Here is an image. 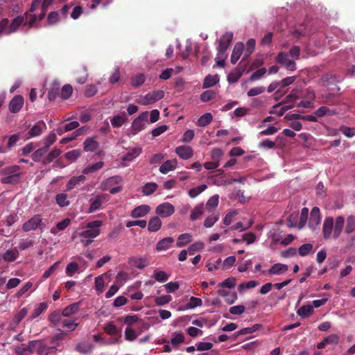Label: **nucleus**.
<instances>
[{
  "mask_svg": "<svg viewBox=\"0 0 355 355\" xmlns=\"http://www.w3.org/2000/svg\"><path fill=\"white\" fill-rule=\"evenodd\" d=\"M45 226L46 223L43 221L42 216L36 214L23 224L22 230L24 232H30L37 229L42 231Z\"/></svg>",
  "mask_w": 355,
  "mask_h": 355,
  "instance_id": "1",
  "label": "nucleus"
},
{
  "mask_svg": "<svg viewBox=\"0 0 355 355\" xmlns=\"http://www.w3.org/2000/svg\"><path fill=\"white\" fill-rule=\"evenodd\" d=\"M102 223L101 220L89 222L86 225L87 230L83 231L80 236L84 238H96L100 234L99 227L102 225Z\"/></svg>",
  "mask_w": 355,
  "mask_h": 355,
  "instance_id": "2",
  "label": "nucleus"
},
{
  "mask_svg": "<svg viewBox=\"0 0 355 355\" xmlns=\"http://www.w3.org/2000/svg\"><path fill=\"white\" fill-rule=\"evenodd\" d=\"M148 116L149 113L146 111L141 113L138 117L134 119L131 125L132 135H135L145 128L146 124L148 122Z\"/></svg>",
  "mask_w": 355,
  "mask_h": 355,
  "instance_id": "3",
  "label": "nucleus"
},
{
  "mask_svg": "<svg viewBox=\"0 0 355 355\" xmlns=\"http://www.w3.org/2000/svg\"><path fill=\"white\" fill-rule=\"evenodd\" d=\"M108 200L109 196L106 193L98 194L90 198L88 213H93L101 209L102 204L107 202Z\"/></svg>",
  "mask_w": 355,
  "mask_h": 355,
  "instance_id": "4",
  "label": "nucleus"
},
{
  "mask_svg": "<svg viewBox=\"0 0 355 355\" xmlns=\"http://www.w3.org/2000/svg\"><path fill=\"white\" fill-rule=\"evenodd\" d=\"M276 61L283 65L287 70L291 71L296 70V63L295 60L289 59L288 53L286 52H279L276 57Z\"/></svg>",
  "mask_w": 355,
  "mask_h": 355,
  "instance_id": "5",
  "label": "nucleus"
},
{
  "mask_svg": "<svg viewBox=\"0 0 355 355\" xmlns=\"http://www.w3.org/2000/svg\"><path fill=\"white\" fill-rule=\"evenodd\" d=\"M164 96V92L162 90H155L148 93L145 96L141 98L138 103L143 105H147L149 104L154 103L155 102L162 99Z\"/></svg>",
  "mask_w": 355,
  "mask_h": 355,
  "instance_id": "6",
  "label": "nucleus"
},
{
  "mask_svg": "<svg viewBox=\"0 0 355 355\" xmlns=\"http://www.w3.org/2000/svg\"><path fill=\"white\" fill-rule=\"evenodd\" d=\"M334 220L333 217L328 216L324 218L323 225H322V234L323 237L325 240L329 239L331 237L333 238L334 233Z\"/></svg>",
  "mask_w": 355,
  "mask_h": 355,
  "instance_id": "7",
  "label": "nucleus"
},
{
  "mask_svg": "<svg viewBox=\"0 0 355 355\" xmlns=\"http://www.w3.org/2000/svg\"><path fill=\"white\" fill-rule=\"evenodd\" d=\"M155 212L161 217L166 218L171 216L175 212V208L169 202H163L157 207Z\"/></svg>",
  "mask_w": 355,
  "mask_h": 355,
  "instance_id": "8",
  "label": "nucleus"
},
{
  "mask_svg": "<svg viewBox=\"0 0 355 355\" xmlns=\"http://www.w3.org/2000/svg\"><path fill=\"white\" fill-rule=\"evenodd\" d=\"M321 222V214L320 209L314 207L311 211L309 226L312 230H315Z\"/></svg>",
  "mask_w": 355,
  "mask_h": 355,
  "instance_id": "9",
  "label": "nucleus"
},
{
  "mask_svg": "<svg viewBox=\"0 0 355 355\" xmlns=\"http://www.w3.org/2000/svg\"><path fill=\"white\" fill-rule=\"evenodd\" d=\"M233 39L232 32H226L219 40V44L217 48L218 51H226L232 43Z\"/></svg>",
  "mask_w": 355,
  "mask_h": 355,
  "instance_id": "10",
  "label": "nucleus"
},
{
  "mask_svg": "<svg viewBox=\"0 0 355 355\" xmlns=\"http://www.w3.org/2000/svg\"><path fill=\"white\" fill-rule=\"evenodd\" d=\"M24 99L22 96L17 95L14 96L9 103V111L11 113L16 114L19 112L23 107Z\"/></svg>",
  "mask_w": 355,
  "mask_h": 355,
  "instance_id": "11",
  "label": "nucleus"
},
{
  "mask_svg": "<svg viewBox=\"0 0 355 355\" xmlns=\"http://www.w3.org/2000/svg\"><path fill=\"white\" fill-rule=\"evenodd\" d=\"M21 25H26V17L24 15H19L12 19L11 24L8 26V32H6V34L9 35L12 33H15Z\"/></svg>",
  "mask_w": 355,
  "mask_h": 355,
  "instance_id": "12",
  "label": "nucleus"
},
{
  "mask_svg": "<svg viewBox=\"0 0 355 355\" xmlns=\"http://www.w3.org/2000/svg\"><path fill=\"white\" fill-rule=\"evenodd\" d=\"M302 92V87H296L293 88L291 91V92L286 97V99L284 102L282 103V104H293L294 105V103L296 99L299 98L300 94ZM279 104H277L273 106V108L275 109L278 107H279Z\"/></svg>",
  "mask_w": 355,
  "mask_h": 355,
  "instance_id": "13",
  "label": "nucleus"
},
{
  "mask_svg": "<svg viewBox=\"0 0 355 355\" xmlns=\"http://www.w3.org/2000/svg\"><path fill=\"white\" fill-rule=\"evenodd\" d=\"M175 153L182 159H188L193 155V150L189 146H178Z\"/></svg>",
  "mask_w": 355,
  "mask_h": 355,
  "instance_id": "14",
  "label": "nucleus"
},
{
  "mask_svg": "<svg viewBox=\"0 0 355 355\" xmlns=\"http://www.w3.org/2000/svg\"><path fill=\"white\" fill-rule=\"evenodd\" d=\"M85 180L86 178L83 175H80L79 176H73L67 182L66 184V190L68 191H71L75 187L84 183Z\"/></svg>",
  "mask_w": 355,
  "mask_h": 355,
  "instance_id": "15",
  "label": "nucleus"
},
{
  "mask_svg": "<svg viewBox=\"0 0 355 355\" xmlns=\"http://www.w3.org/2000/svg\"><path fill=\"white\" fill-rule=\"evenodd\" d=\"M345 224V218L342 216H337L334 225L333 239H337L341 234Z\"/></svg>",
  "mask_w": 355,
  "mask_h": 355,
  "instance_id": "16",
  "label": "nucleus"
},
{
  "mask_svg": "<svg viewBox=\"0 0 355 355\" xmlns=\"http://www.w3.org/2000/svg\"><path fill=\"white\" fill-rule=\"evenodd\" d=\"M243 50L244 45L242 42L236 43L231 55L230 61L232 64H234L236 63V62L241 58Z\"/></svg>",
  "mask_w": 355,
  "mask_h": 355,
  "instance_id": "17",
  "label": "nucleus"
},
{
  "mask_svg": "<svg viewBox=\"0 0 355 355\" xmlns=\"http://www.w3.org/2000/svg\"><path fill=\"white\" fill-rule=\"evenodd\" d=\"M150 210V207L147 205L138 206L132 209L130 216L132 218H140L145 216Z\"/></svg>",
  "mask_w": 355,
  "mask_h": 355,
  "instance_id": "18",
  "label": "nucleus"
},
{
  "mask_svg": "<svg viewBox=\"0 0 355 355\" xmlns=\"http://www.w3.org/2000/svg\"><path fill=\"white\" fill-rule=\"evenodd\" d=\"M288 270V266L283 263H275L268 270V275H279L285 273Z\"/></svg>",
  "mask_w": 355,
  "mask_h": 355,
  "instance_id": "19",
  "label": "nucleus"
},
{
  "mask_svg": "<svg viewBox=\"0 0 355 355\" xmlns=\"http://www.w3.org/2000/svg\"><path fill=\"white\" fill-rule=\"evenodd\" d=\"M83 146L85 152H94L98 149L99 144L94 137H88L85 140Z\"/></svg>",
  "mask_w": 355,
  "mask_h": 355,
  "instance_id": "20",
  "label": "nucleus"
},
{
  "mask_svg": "<svg viewBox=\"0 0 355 355\" xmlns=\"http://www.w3.org/2000/svg\"><path fill=\"white\" fill-rule=\"evenodd\" d=\"M46 128V124L44 121H39L37 124L34 125L28 131L29 137H35L40 136L44 129Z\"/></svg>",
  "mask_w": 355,
  "mask_h": 355,
  "instance_id": "21",
  "label": "nucleus"
},
{
  "mask_svg": "<svg viewBox=\"0 0 355 355\" xmlns=\"http://www.w3.org/2000/svg\"><path fill=\"white\" fill-rule=\"evenodd\" d=\"M174 242V239L172 237H166L159 241L156 245L157 251L166 250L171 248Z\"/></svg>",
  "mask_w": 355,
  "mask_h": 355,
  "instance_id": "22",
  "label": "nucleus"
},
{
  "mask_svg": "<svg viewBox=\"0 0 355 355\" xmlns=\"http://www.w3.org/2000/svg\"><path fill=\"white\" fill-rule=\"evenodd\" d=\"M94 345L87 342H80L76 346V351L80 354H90L93 351Z\"/></svg>",
  "mask_w": 355,
  "mask_h": 355,
  "instance_id": "23",
  "label": "nucleus"
},
{
  "mask_svg": "<svg viewBox=\"0 0 355 355\" xmlns=\"http://www.w3.org/2000/svg\"><path fill=\"white\" fill-rule=\"evenodd\" d=\"M75 79L76 81L79 84H83L86 82L87 79V69L85 67H82L77 69L75 73Z\"/></svg>",
  "mask_w": 355,
  "mask_h": 355,
  "instance_id": "24",
  "label": "nucleus"
},
{
  "mask_svg": "<svg viewBox=\"0 0 355 355\" xmlns=\"http://www.w3.org/2000/svg\"><path fill=\"white\" fill-rule=\"evenodd\" d=\"M162 227V221L158 216L152 217L148 225V230L149 232H155L158 231Z\"/></svg>",
  "mask_w": 355,
  "mask_h": 355,
  "instance_id": "25",
  "label": "nucleus"
},
{
  "mask_svg": "<svg viewBox=\"0 0 355 355\" xmlns=\"http://www.w3.org/2000/svg\"><path fill=\"white\" fill-rule=\"evenodd\" d=\"M104 331L111 336H115V335L121 334V329H118L113 322H109L103 327Z\"/></svg>",
  "mask_w": 355,
  "mask_h": 355,
  "instance_id": "26",
  "label": "nucleus"
},
{
  "mask_svg": "<svg viewBox=\"0 0 355 355\" xmlns=\"http://www.w3.org/2000/svg\"><path fill=\"white\" fill-rule=\"evenodd\" d=\"M220 80L218 75H208L205 77L202 88H209L216 85Z\"/></svg>",
  "mask_w": 355,
  "mask_h": 355,
  "instance_id": "27",
  "label": "nucleus"
},
{
  "mask_svg": "<svg viewBox=\"0 0 355 355\" xmlns=\"http://www.w3.org/2000/svg\"><path fill=\"white\" fill-rule=\"evenodd\" d=\"M255 45H256V41L254 39L251 38L248 40V42L246 43V46L245 49L244 58L242 59V60L239 64H241V63L252 54V53L254 50Z\"/></svg>",
  "mask_w": 355,
  "mask_h": 355,
  "instance_id": "28",
  "label": "nucleus"
},
{
  "mask_svg": "<svg viewBox=\"0 0 355 355\" xmlns=\"http://www.w3.org/2000/svg\"><path fill=\"white\" fill-rule=\"evenodd\" d=\"M40 345V340H31L29 341L27 345H22V352L21 353H30L33 354L36 352L37 348Z\"/></svg>",
  "mask_w": 355,
  "mask_h": 355,
  "instance_id": "29",
  "label": "nucleus"
},
{
  "mask_svg": "<svg viewBox=\"0 0 355 355\" xmlns=\"http://www.w3.org/2000/svg\"><path fill=\"white\" fill-rule=\"evenodd\" d=\"M175 167L176 160H167L160 166L159 171L163 174H166L169 171L174 170Z\"/></svg>",
  "mask_w": 355,
  "mask_h": 355,
  "instance_id": "30",
  "label": "nucleus"
},
{
  "mask_svg": "<svg viewBox=\"0 0 355 355\" xmlns=\"http://www.w3.org/2000/svg\"><path fill=\"white\" fill-rule=\"evenodd\" d=\"M192 241V236L189 233L182 234L178 236L176 245L178 248H182L187 245Z\"/></svg>",
  "mask_w": 355,
  "mask_h": 355,
  "instance_id": "31",
  "label": "nucleus"
},
{
  "mask_svg": "<svg viewBox=\"0 0 355 355\" xmlns=\"http://www.w3.org/2000/svg\"><path fill=\"white\" fill-rule=\"evenodd\" d=\"M79 303H73L67 307H65L62 312V315L64 317H70L73 314L76 313L79 309Z\"/></svg>",
  "mask_w": 355,
  "mask_h": 355,
  "instance_id": "32",
  "label": "nucleus"
},
{
  "mask_svg": "<svg viewBox=\"0 0 355 355\" xmlns=\"http://www.w3.org/2000/svg\"><path fill=\"white\" fill-rule=\"evenodd\" d=\"M313 312V308L311 305H303L297 311L298 315L303 318L309 317Z\"/></svg>",
  "mask_w": 355,
  "mask_h": 355,
  "instance_id": "33",
  "label": "nucleus"
},
{
  "mask_svg": "<svg viewBox=\"0 0 355 355\" xmlns=\"http://www.w3.org/2000/svg\"><path fill=\"white\" fill-rule=\"evenodd\" d=\"M184 342V335L182 333L174 332L172 334L171 343V345L177 347L180 344Z\"/></svg>",
  "mask_w": 355,
  "mask_h": 355,
  "instance_id": "34",
  "label": "nucleus"
},
{
  "mask_svg": "<svg viewBox=\"0 0 355 355\" xmlns=\"http://www.w3.org/2000/svg\"><path fill=\"white\" fill-rule=\"evenodd\" d=\"M60 94V85L58 83H54L48 91V98L50 101H53Z\"/></svg>",
  "mask_w": 355,
  "mask_h": 355,
  "instance_id": "35",
  "label": "nucleus"
},
{
  "mask_svg": "<svg viewBox=\"0 0 355 355\" xmlns=\"http://www.w3.org/2000/svg\"><path fill=\"white\" fill-rule=\"evenodd\" d=\"M62 151L56 148H54L43 159L42 162L44 164H50L53 161L54 159L58 157L61 154Z\"/></svg>",
  "mask_w": 355,
  "mask_h": 355,
  "instance_id": "36",
  "label": "nucleus"
},
{
  "mask_svg": "<svg viewBox=\"0 0 355 355\" xmlns=\"http://www.w3.org/2000/svg\"><path fill=\"white\" fill-rule=\"evenodd\" d=\"M261 327V324H255L250 327H245V328H243V329L236 331L234 334V336H235V338H236L240 335L250 334H252V333L256 331L257 330H258Z\"/></svg>",
  "mask_w": 355,
  "mask_h": 355,
  "instance_id": "37",
  "label": "nucleus"
},
{
  "mask_svg": "<svg viewBox=\"0 0 355 355\" xmlns=\"http://www.w3.org/2000/svg\"><path fill=\"white\" fill-rule=\"evenodd\" d=\"M20 166L19 165H12L10 166H7L4 168L1 173L5 176L7 175H21L19 172Z\"/></svg>",
  "mask_w": 355,
  "mask_h": 355,
  "instance_id": "38",
  "label": "nucleus"
},
{
  "mask_svg": "<svg viewBox=\"0 0 355 355\" xmlns=\"http://www.w3.org/2000/svg\"><path fill=\"white\" fill-rule=\"evenodd\" d=\"M55 201L61 207H67L70 204V201L68 200V196L64 193L57 194L55 196Z\"/></svg>",
  "mask_w": 355,
  "mask_h": 355,
  "instance_id": "39",
  "label": "nucleus"
},
{
  "mask_svg": "<svg viewBox=\"0 0 355 355\" xmlns=\"http://www.w3.org/2000/svg\"><path fill=\"white\" fill-rule=\"evenodd\" d=\"M141 150L138 148H133L129 150L125 155H124L122 157V160L124 162H130L132 161L135 158L138 157L141 153Z\"/></svg>",
  "mask_w": 355,
  "mask_h": 355,
  "instance_id": "40",
  "label": "nucleus"
},
{
  "mask_svg": "<svg viewBox=\"0 0 355 355\" xmlns=\"http://www.w3.org/2000/svg\"><path fill=\"white\" fill-rule=\"evenodd\" d=\"M81 156V151L78 149H74L65 153L64 157L70 163L77 160Z\"/></svg>",
  "mask_w": 355,
  "mask_h": 355,
  "instance_id": "41",
  "label": "nucleus"
},
{
  "mask_svg": "<svg viewBox=\"0 0 355 355\" xmlns=\"http://www.w3.org/2000/svg\"><path fill=\"white\" fill-rule=\"evenodd\" d=\"M48 307V304L46 302L40 303L37 306L35 309L33 314L30 316L29 320H33V319L38 317L42 313H43Z\"/></svg>",
  "mask_w": 355,
  "mask_h": 355,
  "instance_id": "42",
  "label": "nucleus"
},
{
  "mask_svg": "<svg viewBox=\"0 0 355 355\" xmlns=\"http://www.w3.org/2000/svg\"><path fill=\"white\" fill-rule=\"evenodd\" d=\"M21 175H7L1 179V182L5 184H16L19 182Z\"/></svg>",
  "mask_w": 355,
  "mask_h": 355,
  "instance_id": "43",
  "label": "nucleus"
},
{
  "mask_svg": "<svg viewBox=\"0 0 355 355\" xmlns=\"http://www.w3.org/2000/svg\"><path fill=\"white\" fill-rule=\"evenodd\" d=\"M103 166H104V162L102 161H100L98 162H96L94 164L89 165L87 167L85 168L83 170V174H89V173H94V172L102 168Z\"/></svg>",
  "mask_w": 355,
  "mask_h": 355,
  "instance_id": "44",
  "label": "nucleus"
},
{
  "mask_svg": "<svg viewBox=\"0 0 355 355\" xmlns=\"http://www.w3.org/2000/svg\"><path fill=\"white\" fill-rule=\"evenodd\" d=\"M355 231V216H349L347 218L346 226L345 232L346 234H349Z\"/></svg>",
  "mask_w": 355,
  "mask_h": 355,
  "instance_id": "45",
  "label": "nucleus"
},
{
  "mask_svg": "<svg viewBox=\"0 0 355 355\" xmlns=\"http://www.w3.org/2000/svg\"><path fill=\"white\" fill-rule=\"evenodd\" d=\"M19 255L18 251L15 250H8L3 254V259L4 261L8 262H12L15 261L17 259Z\"/></svg>",
  "mask_w": 355,
  "mask_h": 355,
  "instance_id": "46",
  "label": "nucleus"
},
{
  "mask_svg": "<svg viewBox=\"0 0 355 355\" xmlns=\"http://www.w3.org/2000/svg\"><path fill=\"white\" fill-rule=\"evenodd\" d=\"M138 336V334L131 327H127L125 329V340L129 342L134 341Z\"/></svg>",
  "mask_w": 355,
  "mask_h": 355,
  "instance_id": "47",
  "label": "nucleus"
},
{
  "mask_svg": "<svg viewBox=\"0 0 355 355\" xmlns=\"http://www.w3.org/2000/svg\"><path fill=\"white\" fill-rule=\"evenodd\" d=\"M48 152L46 148L42 147L37 150H36L32 155L31 157L33 160L35 162H39L41 161L42 157Z\"/></svg>",
  "mask_w": 355,
  "mask_h": 355,
  "instance_id": "48",
  "label": "nucleus"
},
{
  "mask_svg": "<svg viewBox=\"0 0 355 355\" xmlns=\"http://www.w3.org/2000/svg\"><path fill=\"white\" fill-rule=\"evenodd\" d=\"M245 69H243L242 71L239 69H236L234 71L230 73L227 76V80L230 83H234L239 80V79L242 76V72Z\"/></svg>",
  "mask_w": 355,
  "mask_h": 355,
  "instance_id": "49",
  "label": "nucleus"
},
{
  "mask_svg": "<svg viewBox=\"0 0 355 355\" xmlns=\"http://www.w3.org/2000/svg\"><path fill=\"white\" fill-rule=\"evenodd\" d=\"M211 121L212 115L210 113H205L199 118L198 125L200 127H204L211 123Z\"/></svg>",
  "mask_w": 355,
  "mask_h": 355,
  "instance_id": "50",
  "label": "nucleus"
},
{
  "mask_svg": "<svg viewBox=\"0 0 355 355\" xmlns=\"http://www.w3.org/2000/svg\"><path fill=\"white\" fill-rule=\"evenodd\" d=\"M207 188L206 184H201L200 186L193 187L189 191V196L191 198H194L198 196L200 193L204 191Z\"/></svg>",
  "mask_w": 355,
  "mask_h": 355,
  "instance_id": "51",
  "label": "nucleus"
},
{
  "mask_svg": "<svg viewBox=\"0 0 355 355\" xmlns=\"http://www.w3.org/2000/svg\"><path fill=\"white\" fill-rule=\"evenodd\" d=\"M157 184L154 182H149L146 184L142 189V192L146 196L153 193L157 189Z\"/></svg>",
  "mask_w": 355,
  "mask_h": 355,
  "instance_id": "52",
  "label": "nucleus"
},
{
  "mask_svg": "<svg viewBox=\"0 0 355 355\" xmlns=\"http://www.w3.org/2000/svg\"><path fill=\"white\" fill-rule=\"evenodd\" d=\"M60 92V96L63 99H68L72 94L73 87L71 85H64Z\"/></svg>",
  "mask_w": 355,
  "mask_h": 355,
  "instance_id": "53",
  "label": "nucleus"
},
{
  "mask_svg": "<svg viewBox=\"0 0 355 355\" xmlns=\"http://www.w3.org/2000/svg\"><path fill=\"white\" fill-rule=\"evenodd\" d=\"M204 207L202 204L196 206L191 211L190 218L192 220L198 219L203 213Z\"/></svg>",
  "mask_w": 355,
  "mask_h": 355,
  "instance_id": "54",
  "label": "nucleus"
},
{
  "mask_svg": "<svg viewBox=\"0 0 355 355\" xmlns=\"http://www.w3.org/2000/svg\"><path fill=\"white\" fill-rule=\"evenodd\" d=\"M308 215H309L308 208L304 207L301 211L300 221L298 223V227L300 229L302 228L306 223Z\"/></svg>",
  "mask_w": 355,
  "mask_h": 355,
  "instance_id": "55",
  "label": "nucleus"
},
{
  "mask_svg": "<svg viewBox=\"0 0 355 355\" xmlns=\"http://www.w3.org/2000/svg\"><path fill=\"white\" fill-rule=\"evenodd\" d=\"M154 277L159 282H166L168 279L169 275L164 271L155 270Z\"/></svg>",
  "mask_w": 355,
  "mask_h": 355,
  "instance_id": "56",
  "label": "nucleus"
},
{
  "mask_svg": "<svg viewBox=\"0 0 355 355\" xmlns=\"http://www.w3.org/2000/svg\"><path fill=\"white\" fill-rule=\"evenodd\" d=\"M78 268L79 266L76 262H70L67 266L66 274L69 277H72L75 274V272L78 271Z\"/></svg>",
  "mask_w": 355,
  "mask_h": 355,
  "instance_id": "57",
  "label": "nucleus"
},
{
  "mask_svg": "<svg viewBox=\"0 0 355 355\" xmlns=\"http://www.w3.org/2000/svg\"><path fill=\"white\" fill-rule=\"evenodd\" d=\"M313 249V245L311 243H305L302 245L298 249V253L302 257L306 256L311 252Z\"/></svg>",
  "mask_w": 355,
  "mask_h": 355,
  "instance_id": "58",
  "label": "nucleus"
},
{
  "mask_svg": "<svg viewBox=\"0 0 355 355\" xmlns=\"http://www.w3.org/2000/svg\"><path fill=\"white\" fill-rule=\"evenodd\" d=\"M205 245L201 241H197L193 244H191L188 248V252L190 254H194L196 252L200 251L203 249Z\"/></svg>",
  "mask_w": 355,
  "mask_h": 355,
  "instance_id": "59",
  "label": "nucleus"
},
{
  "mask_svg": "<svg viewBox=\"0 0 355 355\" xmlns=\"http://www.w3.org/2000/svg\"><path fill=\"white\" fill-rule=\"evenodd\" d=\"M216 92L213 90H207L200 95V100L202 102H208L214 99L216 96Z\"/></svg>",
  "mask_w": 355,
  "mask_h": 355,
  "instance_id": "60",
  "label": "nucleus"
},
{
  "mask_svg": "<svg viewBox=\"0 0 355 355\" xmlns=\"http://www.w3.org/2000/svg\"><path fill=\"white\" fill-rule=\"evenodd\" d=\"M227 57V54L226 53V51H218L216 57L215 58L216 64L223 67L225 66V60H226Z\"/></svg>",
  "mask_w": 355,
  "mask_h": 355,
  "instance_id": "61",
  "label": "nucleus"
},
{
  "mask_svg": "<svg viewBox=\"0 0 355 355\" xmlns=\"http://www.w3.org/2000/svg\"><path fill=\"white\" fill-rule=\"evenodd\" d=\"M218 202H219L218 195H217V194L214 195L213 196L209 198V199L207 200V202L206 203V207L207 209H215L218 206Z\"/></svg>",
  "mask_w": 355,
  "mask_h": 355,
  "instance_id": "62",
  "label": "nucleus"
},
{
  "mask_svg": "<svg viewBox=\"0 0 355 355\" xmlns=\"http://www.w3.org/2000/svg\"><path fill=\"white\" fill-rule=\"evenodd\" d=\"M171 300H172L171 296L166 295H162L159 297H157L155 299V303L157 306H163V305H165V304L169 303Z\"/></svg>",
  "mask_w": 355,
  "mask_h": 355,
  "instance_id": "63",
  "label": "nucleus"
},
{
  "mask_svg": "<svg viewBox=\"0 0 355 355\" xmlns=\"http://www.w3.org/2000/svg\"><path fill=\"white\" fill-rule=\"evenodd\" d=\"M145 81V76L144 74H139L132 78L131 84L133 87H137L141 86Z\"/></svg>",
  "mask_w": 355,
  "mask_h": 355,
  "instance_id": "64",
  "label": "nucleus"
}]
</instances>
